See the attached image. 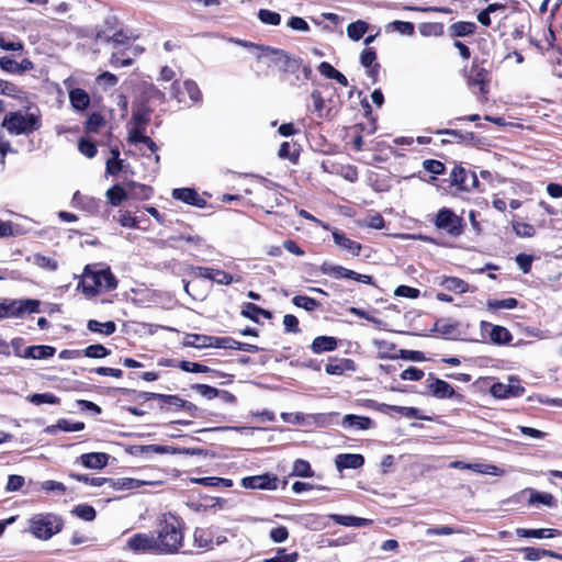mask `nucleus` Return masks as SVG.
<instances>
[{
	"label": "nucleus",
	"mask_w": 562,
	"mask_h": 562,
	"mask_svg": "<svg viewBox=\"0 0 562 562\" xmlns=\"http://www.w3.org/2000/svg\"><path fill=\"white\" fill-rule=\"evenodd\" d=\"M157 552L175 553L183 542L182 521L172 514H164L157 527Z\"/></svg>",
	"instance_id": "f257e3e1"
},
{
	"label": "nucleus",
	"mask_w": 562,
	"mask_h": 562,
	"mask_svg": "<svg viewBox=\"0 0 562 562\" xmlns=\"http://www.w3.org/2000/svg\"><path fill=\"white\" fill-rule=\"evenodd\" d=\"M117 281L109 267L98 269V265L86 266L78 288L88 297H93L101 291L114 290Z\"/></svg>",
	"instance_id": "f03ea898"
},
{
	"label": "nucleus",
	"mask_w": 562,
	"mask_h": 562,
	"mask_svg": "<svg viewBox=\"0 0 562 562\" xmlns=\"http://www.w3.org/2000/svg\"><path fill=\"white\" fill-rule=\"evenodd\" d=\"M237 44L258 49L261 54L258 55V58L266 57L269 59L270 64L277 66L280 70L284 72L295 74L302 66V60L300 58L290 56L282 49L272 48L269 46H259L257 44L245 42V41H236Z\"/></svg>",
	"instance_id": "7ed1b4c3"
},
{
	"label": "nucleus",
	"mask_w": 562,
	"mask_h": 562,
	"mask_svg": "<svg viewBox=\"0 0 562 562\" xmlns=\"http://www.w3.org/2000/svg\"><path fill=\"white\" fill-rule=\"evenodd\" d=\"M2 126L11 135H30L41 128V115L34 112H9L3 119Z\"/></svg>",
	"instance_id": "20e7f679"
},
{
	"label": "nucleus",
	"mask_w": 562,
	"mask_h": 562,
	"mask_svg": "<svg viewBox=\"0 0 562 562\" xmlns=\"http://www.w3.org/2000/svg\"><path fill=\"white\" fill-rule=\"evenodd\" d=\"M63 528V520L54 514H37L30 519V531L41 540H48Z\"/></svg>",
	"instance_id": "39448f33"
},
{
	"label": "nucleus",
	"mask_w": 562,
	"mask_h": 562,
	"mask_svg": "<svg viewBox=\"0 0 562 562\" xmlns=\"http://www.w3.org/2000/svg\"><path fill=\"white\" fill-rule=\"evenodd\" d=\"M41 302L35 299L11 300L0 303V318H21L25 314L38 313Z\"/></svg>",
	"instance_id": "423d86ee"
},
{
	"label": "nucleus",
	"mask_w": 562,
	"mask_h": 562,
	"mask_svg": "<svg viewBox=\"0 0 562 562\" xmlns=\"http://www.w3.org/2000/svg\"><path fill=\"white\" fill-rule=\"evenodd\" d=\"M434 225L437 229L456 238L464 233L465 222L451 209L441 207L434 220Z\"/></svg>",
	"instance_id": "0eeeda50"
},
{
	"label": "nucleus",
	"mask_w": 562,
	"mask_h": 562,
	"mask_svg": "<svg viewBox=\"0 0 562 562\" xmlns=\"http://www.w3.org/2000/svg\"><path fill=\"white\" fill-rule=\"evenodd\" d=\"M112 44L111 65L114 67H126L133 64L128 49V35L123 31L115 32L112 36L106 37Z\"/></svg>",
	"instance_id": "6e6552de"
},
{
	"label": "nucleus",
	"mask_w": 562,
	"mask_h": 562,
	"mask_svg": "<svg viewBox=\"0 0 562 562\" xmlns=\"http://www.w3.org/2000/svg\"><path fill=\"white\" fill-rule=\"evenodd\" d=\"M375 345L378 346V348L380 350V358H385V357H389L391 359L402 358L404 360H409V361H423L425 359V356L422 351L405 350V349L396 350L395 346L393 344H389L386 341H375Z\"/></svg>",
	"instance_id": "1a4fd4ad"
},
{
	"label": "nucleus",
	"mask_w": 562,
	"mask_h": 562,
	"mask_svg": "<svg viewBox=\"0 0 562 562\" xmlns=\"http://www.w3.org/2000/svg\"><path fill=\"white\" fill-rule=\"evenodd\" d=\"M450 182L452 186H456L463 191H469L475 188L479 183L475 173L460 166H456L451 171Z\"/></svg>",
	"instance_id": "9d476101"
},
{
	"label": "nucleus",
	"mask_w": 562,
	"mask_h": 562,
	"mask_svg": "<svg viewBox=\"0 0 562 562\" xmlns=\"http://www.w3.org/2000/svg\"><path fill=\"white\" fill-rule=\"evenodd\" d=\"M278 476L266 473L261 475L244 477L241 480V486L251 490L258 488L273 491L278 486Z\"/></svg>",
	"instance_id": "9b49d317"
},
{
	"label": "nucleus",
	"mask_w": 562,
	"mask_h": 562,
	"mask_svg": "<svg viewBox=\"0 0 562 562\" xmlns=\"http://www.w3.org/2000/svg\"><path fill=\"white\" fill-rule=\"evenodd\" d=\"M127 544L134 551H157L156 537L151 533H136L128 539Z\"/></svg>",
	"instance_id": "f8f14e48"
},
{
	"label": "nucleus",
	"mask_w": 562,
	"mask_h": 562,
	"mask_svg": "<svg viewBox=\"0 0 562 562\" xmlns=\"http://www.w3.org/2000/svg\"><path fill=\"white\" fill-rule=\"evenodd\" d=\"M488 82L487 71L483 67H480L476 64H473L469 76H468V85L471 88L477 87L480 93L485 94L487 92L486 85Z\"/></svg>",
	"instance_id": "ddd939ff"
},
{
	"label": "nucleus",
	"mask_w": 562,
	"mask_h": 562,
	"mask_svg": "<svg viewBox=\"0 0 562 562\" xmlns=\"http://www.w3.org/2000/svg\"><path fill=\"white\" fill-rule=\"evenodd\" d=\"M363 463V456L357 453H340L335 459V465L339 472L346 469H359Z\"/></svg>",
	"instance_id": "4468645a"
},
{
	"label": "nucleus",
	"mask_w": 562,
	"mask_h": 562,
	"mask_svg": "<svg viewBox=\"0 0 562 562\" xmlns=\"http://www.w3.org/2000/svg\"><path fill=\"white\" fill-rule=\"evenodd\" d=\"M482 328L485 329L486 327H490V339L492 342L496 345H506L509 344L513 339V336L510 331L503 326L499 325H492L486 322H482Z\"/></svg>",
	"instance_id": "2eb2a0df"
},
{
	"label": "nucleus",
	"mask_w": 562,
	"mask_h": 562,
	"mask_svg": "<svg viewBox=\"0 0 562 562\" xmlns=\"http://www.w3.org/2000/svg\"><path fill=\"white\" fill-rule=\"evenodd\" d=\"M450 468L453 469H467L472 470L476 473L481 474H492V475H499L501 470L492 464H483V463H465L462 461H453L450 463Z\"/></svg>",
	"instance_id": "dca6fc26"
},
{
	"label": "nucleus",
	"mask_w": 562,
	"mask_h": 562,
	"mask_svg": "<svg viewBox=\"0 0 562 562\" xmlns=\"http://www.w3.org/2000/svg\"><path fill=\"white\" fill-rule=\"evenodd\" d=\"M172 198L194 206H203L205 204V201L198 192L190 188L175 189L172 191Z\"/></svg>",
	"instance_id": "f3484780"
},
{
	"label": "nucleus",
	"mask_w": 562,
	"mask_h": 562,
	"mask_svg": "<svg viewBox=\"0 0 562 562\" xmlns=\"http://www.w3.org/2000/svg\"><path fill=\"white\" fill-rule=\"evenodd\" d=\"M428 389L437 398H450L454 395L453 387L443 380L429 378Z\"/></svg>",
	"instance_id": "a211bd4d"
},
{
	"label": "nucleus",
	"mask_w": 562,
	"mask_h": 562,
	"mask_svg": "<svg viewBox=\"0 0 562 562\" xmlns=\"http://www.w3.org/2000/svg\"><path fill=\"white\" fill-rule=\"evenodd\" d=\"M92 483H94L97 487L108 485L111 490L114 491L132 490L137 486L136 481L128 477L117 480L104 477V480H95L92 481Z\"/></svg>",
	"instance_id": "6ab92c4d"
},
{
	"label": "nucleus",
	"mask_w": 562,
	"mask_h": 562,
	"mask_svg": "<svg viewBox=\"0 0 562 562\" xmlns=\"http://www.w3.org/2000/svg\"><path fill=\"white\" fill-rule=\"evenodd\" d=\"M80 461L88 469H103L108 464L109 456L104 452H90L82 454Z\"/></svg>",
	"instance_id": "aec40b11"
},
{
	"label": "nucleus",
	"mask_w": 562,
	"mask_h": 562,
	"mask_svg": "<svg viewBox=\"0 0 562 562\" xmlns=\"http://www.w3.org/2000/svg\"><path fill=\"white\" fill-rule=\"evenodd\" d=\"M69 101L76 111L82 112L90 105V95L83 89L75 88L69 91Z\"/></svg>",
	"instance_id": "412c9836"
},
{
	"label": "nucleus",
	"mask_w": 562,
	"mask_h": 562,
	"mask_svg": "<svg viewBox=\"0 0 562 562\" xmlns=\"http://www.w3.org/2000/svg\"><path fill=\"white\" fill-rule=\"evenodd\" d=\"M333 239L337 246L350 251L353 256H358L360 254V250L362 248L361 244L348 238L345 233L339 232V231H334Z\"/></svg>",
	"instance_id": "4be33fe9"
},
{
	"label": "nucleus",
	"mask_w": 562,
	"mask_h": 562,
	"mask_svg": "<svg viewBox=\"0 0 562 562\" xmlns=\"http://www.w3.org/2000/svg\"><path fill=\"white\" fill-rule=\"evenodd\" d=\"M333 521H335L338 525L346 526V527H366L369 526L372 520L356 516H346V515H338V514H331L328 516Z\"/></svg>",
	"instance_id": "5701e85b"
},
{
	"label": "nucleus",
	"mask_w": 562,
	"mask_h": 562,
	"mask_svg": "<svg viewBox=\"0 0 562 562\" xmlns=\"http://www.w3.org/2000/svg\"><path fill=\"white\" fill-rule=\"evenodd\" d=\"M372 426V420L369 417L358 416L353 414L346 415L341 420V427L353 429H369Z\"/></svg>",
	"instance_id": "b1692460"
},
{
	"label": "nucleus",
	"mask_w": 562,
	"mask_h": 562,
	"mask_svg": "<svg viewBox=\"0 0 562 562\" xmlns=\"http://www.w3.org/2000/svg\"><path fill=\"white\" fill-rule=\"evenodd\" d=\"M516 535L521 538H553L559 535V530L551 528H541V529H526V528H517Z\"/></svg>",
	"instance_id": "393cba45"
},
{
	"label": "nucleus",
	"mask_w": 562,
	"mask_h": 562,
	"mask_svg": "<svg viewBox=\"0 0 562 562\" xmlns=\"http://www.w3.org/2000/svg\"><path fill=\"white\" fill-rule=\"evenodd\" d=\"M337 348V339L330 336H318L316 337L312 345L311 349L314 353H322L325 351H333Z\"/></svg>",
	"instance_id": "a878e982"
},
{
	"label": "nucleus",
	"mask_w": 562,
	"mask_h": 562,
	"mask_svg": "<svg viewBox=\"0 0 562 562\" xmlns=\"http://www.w3.org/2000/svg\"><path fill=\"white\" fill-rule=\"evenodd\" d=\"M439 284L446 290L456 293H465L469 291V284L462 279L456 277H443Z\"/></svg>",
	"instance_id": "bb28decb"
},
{
	"label": "nucleus",
	"mask_w": 562,
	"mask_h": 562,
	"mask_svg": "<svg viewBox=\"0 0 562 562\" xmlns=\"http://www.w3.org/2000/svg\"><path fill=\"white\" fill-rule=\"evenodd\" d=\"M476 25L473 22L459 21L451 24L448 29L449 34L453 37H463L475 32Z\"/></svg>",
	"instance_id": "cd10ccee"
},
{
	"label": "nucleus",
	"mask_w": 562,
	"mask_h": 562,
	"mask_svg": "<svg viewBox=\"0 0 562 562\" xmlns=\"http://www.w3.org/2000/svg\"><path fill=\"white\" fill-rule=\"evenodd\" d=\"M72 202L86 210L89 213H95L100 206V200H97L91 196L82 195L80 192H76L72 196Z\"/></svg>",
	"instance_id": "c85d7f7f"
},
{
	"label": "nucleus",
	"mask_w": 562,
	"mask_h": 562,
	"mask_svg": "<svg viewBox=\"0 0 562 562\" xmlns=\"http://www.w3.org/2000/svg\"><path fill=\"white\" fill-rule=\"evenodd\" d=\"M55 351V348L50 346H31L24 350L23 357L32 359H46L53 357Z\"/></svg>",
	"instance_id": "c756f323"
},
{
	"label": "nucleus",
	"mask_w": 562,
	"mask_h": 562,
	"mask_svg": "<svg viewBox=\"0 0 562 562\" xmlns=\"http://www.w3.org/2000/svg\"><path fill=\"white\" fill-rule=\"evenodd\" d=\"M355 363L351 359H340L334 362H329L325 367V371L327 374L331 375H340L346 370H353Z\"/></svg>",
	"instance_id": "7c9ffc66"
},
{
	"label": "nucleus",
	"mask_w": 562,
	"mask_h": 562,
	"mask_svg": "<svg viewBox=\"0 0 562 562\" xmlns=\"http://www.w3.org/2000/svg\"><path fill=\"white\" fill-rule=\"evenodd\" d=\"M241 315L254 322H258V316L261 315L265 318H271V313L267 310L259 307L254 303H246L241 310Z\"/></svg>",
	"instance_id": "2f4dec72"
},
{
	"label": "nucleus",
	"mask_w": 562,
	"mask_h": 562,
	"mask_svg": "<svg viewBox=\"0 0 562 562\" xmlns=\"http://www.w3.org/2000/svg\"><path fill=\"white\" fill-rule=\"evenodd\" d=\"M87 327L93 333H99L105 336H110L116 330V325L112 321L101 323L95 319H90L87 324Z\"/></svg>",
	"instance_id": "473e14b6"
},
{
	"label": "nucleus",
	"mask_w": 562,
	"mask_h": 562,
	"mask_svg": "<svg viewBox=\"0 0 562 562\" xmlns=\"http://www.w3.org/2000/svg\"><path fill=\"white\" fill-rule=\"evenodd\" d=\"M368 29L369 24L366 21L358 20L347 26V35L352 41H359L367 33Z\"/></svg>",
	"instance_id": "72a5a7b5"
},
{
	"label": "nucleus",
	"mask_w": 562,
	"mask_h": 562,
	"mask_svg": "<svg viewBox=\"0 0 562 562\" xmlns=\"http://www.w3.org/2000/svg\"><path fill=\"white\" fill-rule=\"evenodd\" d=\"M381 411L382 412L392 411V412H395L406 418H417V419L422 418L419 415V411L415 407L382 404Z\"/></svg>",
	"instance_id": "f704fd0d"
},
{
	"label": "nucleus",
	"mask_w": 562,
	"mask_h": 562,
	"mask_svg": "<svg viewBox=\"0 0 562 562\" xmlns=\"http://www.w3.org/2000/svg\"><path fill=\"white\" fill-rule=\"evenodd\" d=\"M299 553L296 551L288 552L284 548H279L274 555L265 559L262 562H296Z\"/></svg>",
	"instance_id": "c9c22d12"
},
{
	"label": "nucleus",
	"mask_w": 562,
	"mask_h": 562,
	"mask_svg": "<svg viewBox=\"0 0 562 562\" xmlns=\"http://www.w3.org/2000/svg\"><path fill=\"white\" fill-rule=\"evenodd\" d=\"M319 269L323 274L330 276L335 279L347 278L349 271V269H346L342 266L333 265L330 262H324Z\"/></svg>",
	"instance_id": "e433bc0d"
},
{
	"label": "nucleus",
	"mask_w": 562,
	"mask_h": 562,
	"mask_svg": "<svg viewBox=\"0 0 562 562\" xmlns=\"http://www.w3.org/2000/svg\"><path fill=\"white\" fill-rule=\"evenodd\" d=\"M150 121V110L146 106H140L133 112L132 122L138 128H146Z\"/></svg>",
	"instance_id": "4c0bfd02"
},
{
	"label": "nucleus",
	"mask_w": 562,
	"mask_h": 562,
	"mask_svg": "<svg viewBox=\"0 0 562 562\" xmlns=\"http://www.w3.org/2000/svg\"><path fill=\"white\" fill-rule=\"evenodd\" d=\"M486 305L490 311L513 310L518 305V301L515 297L488 300Z\"/></svg>",
	"instance_id": "58836bf2"
},
{
	"label": "nucleus",
	"mask_w": 562,
	"mask_h": 562,
	"mask_svg": "<svg viewBox=\"0 0 562 562\" xmlns=\"http://www.w3.org/2000/svg\"><path fill=\"white\" fill-rule=\"evenodd\" d=\"M106 198L113 206H117L127 199V193L121 186L116 184L106 191Z\"/></svg>",
	"instance_id": "ea45409f"
},
{
	"label": "nucleus",
	"mask_w": 562,
	"mask_h": 562,
	"mask_svg": "<svg viewBox=\"0 0 562 562\" xmlns=\"http://www.w3.org/2000/svg\"><path fill=\"white\" fill-rule=\"evenodd\" d=\"M314 472L311 468V464L303 459H297L294 461L293 469L291 475L300 476V477H311Z\"/></svg>",
	"instance_id": "a19ab883"
},
{
	"label": "nucleus",
	"mask_w": 562,
	"mask_h": 562,
	"mask_svg": "<svg viewBox=\"0 0 562 562\" xmlns=\"http://www.w3.org/2000/svg\"><path fill=\"white\" fill-rule=\"evenodd\" d=\"M292 302L295 306L304 308L307 312H313L321 305L318 301L306 295H295Z\"/></svg>",
	"instance_id": "79ce46f5"
},
{
	"label": "nucleus",
	"mask_w": 562,
	"mask_h": 562,
	"mask_svg": "<svg viewBox=\"0 0 562 562\" xmlns=\"http://www.w3.org/2000/svg\"><path fill=\"white\" fill-rule=\"evenodd\" d=\"M211 336L205 335H188L184 338L183 345L189 347H195V348H203V347H210L211 346Z\"/></svg>",
	"instance_id": "37998d69"
},
{
	"label": "nucleus",
	"mask_w": 562,
	"mask_h": 562,
	"mask_svg": "<svg viewBox=\"0 0 562 562\" xmlns=\"http://www.w3.org/2000/svg\"><path fill=\"white\" fill-rule=\"evenodd\" d=\"M258 18L263 24L268 25H279L281 22V15L279 13L267 9H260Z\"/></svg>",
	"instance_id": "c03bdc74"
},
{
	"label": "nucleus",
	"mask_w": 562,
	"mask_h": 562,
	"mask_svg": "<svg viewBox=\"0 0 562 562\" xmlns=\"http://www.w3.org/2000/svg\"><path fill=\"white\" fill-rule=\"evenodd\" d=\"M159 401H161L164 404L173 406L176 408H190L192 406L191 403L182 400L178 395H166L162 394V396H159Z\"/></svg>",
	"instance_id": "a18cd8bd"
},
{
	"label": "nucleus",
	"mask_w": 562,
	"mask_h": 562,
	"mask_svg": "<svg viewBox=\"0 0 562 562\" xmlns=\"http://www.w3.org/2000/svg\"><path fill=\"white\" fill-rule=\"evenodd\" d=\"M211 346L215 348H223V349H236L237 340L233 339L232 337H214L211 336Z\"/></svg>",
	"instance_id": "49530a36"
},
{
	"label": "nucleus",
	"mask_w": 562,
	"mask_h": 562,
	"mask_svg": "<svg viewBox=\"0 0 562 562\" xmlns=\"http://www.w3.org/2000/svg\"><path fill=\"white\" fill-rule=\"evenodd\" d=\"M29 401L35 405L41 404H58L59 398L52 393H36L29 397Z\"/></svg>",
	"instance_id": "de8ad7c7"
},
{
	"label": "nucleus",
	"mask_w": 562,
	"mask_h": 562,
	"mask_svg": "<svg viewBox=\"0 0 562 562\" xmlns=\"http://www.w3.org/2000/svg\"><path fill=\"white\" fill-rule=\"evenodd\" d=\"M74 514L86 521H92L97 515L95 509L86 504L76 506Z\"/></svg>",
	"instance_id": "09e8293b"
},
{
	"label": "nucleus",
	"mask_w": 562,
	"mask_h": 562,
	"mask_svg": "<svg viewBox=\"0 0 562 562\" xmlns=\"http://www.w3.org/2000/svg\"><path fill=\"white\" fill-rule=\"evenodd\" d=\"M387 29H392L404 35H413L415 32L414 24L405 21H393L387 25Z\"/></svg>",
	"instance_id": "8fccbe9b"
},
{
	"label": "nucleus",
	"mask_w": 562,
	"mask_h": 562,
	"mask_svg": "<svg viewBox=\"0 0 562 562\" xmlns=\"http://www.w3.org/2000/svg\"><path fill=\"white\" fill-rule=\"evenodd\" d=\"M194 540L200 548H212L214 544L211 533L204 529H196L194 531Z\"/></svg>",
	"instance_id": "3c124183"
},
{
	"label": "nucleus",
	"mask_w": 562,
	"mask_h": 562,
	"mask_svg": "<svg viewBox=\"0 0 562 562\" xmlns=\"http://www.w3.org/2000/svg\"><path fill=\"white\" fill-rule=\"evenodd\" d=\"M22 93L21 89L13 82L0 79V94L11 98H19Z\"/></svg>",
	"instance_id": "603ef678"
},
{
	"label": "nucleus",
	"mask_w": 562,
	"mask_h": 562,
	"mask_svg": "<svg viewBox=\"0 0 562 562\" xmlns=\"http://www.w3.org/2000/svg\"><path fill=\"white\" fill-rule=\"evenodd\" d=\"M436 133L449 135L457 143L468 142V140H472L474 138L473 133L463 134L462 132H460L458 130H439Z\"/></svg>",
	"instance_id": "864d4df0"
},
{
	"label": "nucleus",
	"mask_w": 562,
	"mask_h": 562,
	"mask_svg": "<svg viewBox=\"0 0 562 562\" xmlns=\"http://www.w3.org/2000/svg\"><path fill=\"white\" fill-rule=\"evenodd\" d=\"M33 263L40 268L54 271L57 269V262L49 257L36 254L33 256Z\"/></svg>",
	"instance_id": "5fc2aeb1"
},
{
	"label": "nucleus",
	"mask_w": 562,
	"mask_h": 562,
	"mask_svg": "<svg viewBox=\"0 0 562 562\" xmlns=\"http://www.w3.org/2000/svg\"><path fill=\"white\" fill-rule=\"evenodd\" d=\"M104 124V119L99 113H92L89 115V117L86 121V130L88 132L95 133L99 131L101 126Z\"/></svg>",
	"instance_id": "6e6d98bb"
},
{
	"label": "nucleus",
	"mask_w": 562,
	"mask_h": 562,
	"mask_svg": "<svg viewBox=\"0 0 562 562\" xmlns=\"http://www.w3.org/2000/svg\"><path fill=\"white\" fill-rule=\"evenodd\" d=\"M311 99L313 101L314 112H316L318 117H324L325 101L324 98L322 97V93L318 90H314L311 93Z\"/></svg>",
	"instance_id": "4d7b16f0"
},
{
	"label": "nucleus",
	"mask_w": 562,
	"mask_h": 562,
	"mask_svg": "<svg viewBox=\"0 0 562 562\" xmlns=\"http://www.w3.org/2000/svg\"><path fill=\"white\" fill-rule=\"evenodd\" d=\"M513 229L519 237H532L536 233L532 225L521 222L513 223Z\"/></svg>",
	"instance_id": "13d9d810"
},
{
	"label": "nucleus",
	"mask_w": 562,
	"mask_h": 562,
	"mask_svg": "<svg viewBox=\"0 0 562 562\" xmlns=\"http://www.w3.org/2000/svg\"><path fill=\"white\" fill-rule=\"evenodd\" d=\"M55 428L60 429L63 431H80L85 428V424L81 422L70 423L66 419H60L50 429L53 430Z\"/></svg>",
	"instance_id": "bf43d9fd"
},
{
	"label": "nucleus",
	"mask_w": 562,
	"mask_h": 562,
	"mask_svg": "<svg viewBox=\"0 0 562 562\" xmlns=\"http://www.w3.org/2000/svg\"><path fill=\"white\" fill-rule=\"evenodd\" d=\"M529 503H539L551 507L554 505V497L549 493L532 492L529 498Z\"/></svg>",
	"instance_id": "052dcab7"
},
{
	"label": "nucleus",
	"mask_w": 562,
	"mask_h": 562,
	"mask_svg": "<svg viewBox=\"0 0 562 562\" xmlns=\"http://www.w3.org/2000/svg\"><path fill=\"white\" fill-rule=\"evenodd\" d=\"M85 356L89 358H104L110 353V350H108L102 345H91L88 346L85 350Z\"/></svg>",
	"instance_id": "680f3d73"
},
{
	"label": "nucleus",
	"mask_w": 562,
	"mask_h": 562,
	"mask_svg": "<svg viewBox=\"0 0 562 562\" xmlns=\"http://www.w3.org/2000/svg\"><path fill=\"white\" fill-rule=\"evenodd\" d=\"M211 281H213L217 284L228 285L234 281V278L232 274L227 273L224 270L213 268Z\"/></svg>",
	"instance_id": "e2e57ef3"
},
{
	"label": "nucleus",
	"mask_w": 562,
	"mask_h": 562,
	"mask_svg": "<svg viewBox=\"0 0 562 562\" xmlns=\"http://www.w3.org/2000/svg\"><path fill=\"white\" fill-rule=\"evenodd\" d=\"M183 87H184L190 100H192L193 102H198L201 100L202 93H201L196 82H194L193 80H186L183 82Z\"/></svg>",
	"instance_id": "0e129e2a"
},
{
	"label": "nucleus",
	"mask_w": 562,
	"mask_h": 562,
	"mask_svg": "<svg viewBox=\"0 0 562 562\" xmlns=\"http://www.w3.org/2000/svg\"><path fill=\"white\" fill-rule=\"evenodd\" d=\"M192 389L195 390L201 396H203L207 400H212V398L218 396V391H220V390H217L213 386L206 385V384H194L192 386Z\"/></svg>",
	"instance_id": "69168bd1"
},
{
	"label": "nucleus",
	"mask_w": 562,
	"mask_h": 562,
	"mask_svg": "<svg viewBox=\"0 0 562 562\" xmlns=\"http://www.w3.org/2000/svg\"><path fill=\"white\" fill-rule=\"evenodd\" d=\"M376 60V53L373 48H364L360 54V63L364 68H370Z\"/></svg>",
	"instance_id": "338daca9"
},
{
	"label": "nucleus",
	"mask_w": 562,
	"mask_h": 562,
	"mask_svg": "<svg viewBox=\"0 0 562 562\" xmlns=\"http://www.w3.org/2000/svg\"><path fill=\"white\" fill-rule=\"evenodd\" d=\"M79 150L88 158H93L98 151L93 142L83 138L79 142Z\"/></svg>",
	"instance_id": "774afa93"
}]
</instances>
